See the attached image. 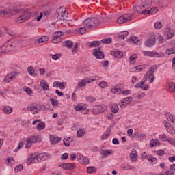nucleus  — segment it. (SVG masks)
Returning a JSON list of instances; mask_svg holds the SVG:
<instances>
[{
    "label": "nucleus",
    "mask_w": 175,
    "mask_h": 175,
    "mask_svg": "<svg viewBox=\"0 0 175 175\" xmlns=\"http://www.w3.org/2000/svg\"><path fill=\"white\" fill-rule=\"evenodd\" d=\"M106 18H103L100 16H98V18H88L83 21V25L87 28V29L96 28L99 27V24H100V23H105V20H106Z\"/></svg>",
    "instance_id": "f257e3e1"
},
{
    "label": "nucleus",
    "mask_w": 175,
    "mask_h": 175,
    "mask_svg": "<svg viewBox=\"0 0 175 175\" xmlns=\"http://www.w3.org/2000/svg\"><path fill=\"white\" fill-rule=\"evenodd\" d=\"M152 4V1L151 0H143L141 2V4L138 5H134V12L135 13H139V14L150 15V10H147V9H150V8H151Z\"/></svg>",
    "instance_id": "f03ea898"
},
{
    "label": "nucleus",
    "mask_w": 175,
    "mask_h": 175,
    "mask_svg": "<svg viewBox=\"0 0 175 175\" xmlns=\"http://www.w3.org/2000/svg\"><path fill=\"white\" fill-rule=\"evenodd\" d=\"M165 118L168 122L165 120L163 121L164 126L166 127L167 131L169 133L175 135V130L173 127L175 126V116L170 113H165Z\"/></svg>",
    "instance_id": "7ed1b4c3"
},
{
    "label": "nucleus",
    "mask_w": 175,
    "mask_h": 175,
    "mask_svg": "<svg viewBox=\"0 0 175 175\" xmlns=\"http://www.w3.org/2000/svg\"><path fill=\"white\" fill-rule=\"evenodd\" d=\"M16 47L17 44H16V42H13L10 40H8L1 47V50L2 53H10V51L16 50Z\"/></svg>",
    "instance_id": "20e7f679"
},
{
    "label": "nucleus",
    "mask_w": 175,
    "mask_h": 175,
    "mask_svg": "<svg viewBox=\"0 0 175 175\" xmlns=\"http://www.w3.org/2000/svg\"><path fill=\"white\" fill-rule=\"evenodd\" d=\"M17 13H21V10L18 8H14L10 10H0V16H5V17H10V16H14Z\"/></svg>",
    "instance_id": "39448f33"
},
{
    "label": "nucleus",
    "mask_w": 175,
    "mask_h": 175,
    "mask_svg": "<svg viewBox=\"0 0 175 175\" xmlns=\"http://www.w3.org/2000/svg\"><path fill=\"white\" fill-rule=\"evenodd\" d=\"M31 18V13L28 10H25L21 13V15L16 18L17 23H21L26 21V20H29Z\"/></svg>",
    "instance_id": "423d86ee"
},
{
    "label": "nucleus",
    "mask_w": 175,
    "mask_h": 175,
    "mask_svg": "<svg viewBox=\"0 0 175 175\" xmlns=\"http://www.w3.org/2000/svg\"><path fill=\"white\" fill-rule=\"evenodd\" d=\"M51 155L49 153H35L34 155L32 156L33 159H36V161H46L50 158Z\"/></svg>",
    "instance_id": "0eeeda50"
},
{
    "label": "nucleus",
    "mask_w": 175,
    "mask_h": 175,
    "mask_svg": "<svg viewBox=\"0 0 175 175\" xmlns=\"http://www.w3.org/2000/svg\"><path fill=\"white\" fill-rule=\"evenodd\" d=\"M132 18V14H124L121 16L117 18L118 24H125V23H128Z\"/></svg>",
    "instance_id": "6e6552de"
},
{
    "label": "nucleus",
    "mask_w": 175,
    "mask_h": 175,
    "mask_svg": "<svg viewBox=\"0 0 175 175\" xmlns=\"http://www.w3.org/2000/svg\"><path fill=\"white\" fill-rule=\"evenodd\" d=\"M92 54L96 57V59H103L105 58V53L100 50V47L94 49L92 51Z\"/></svg>",
    "instance_id": "1a4fd4ad"
},
{
    "label": "nucleus",
    "mask_w": 175,
    "mask_h": 175,
    "mask_svg": "<svg viewBox=\"0 0 175 175\" xmlns=\"http://www.w3.org/2000/svg\"><path fill=\"white\" fill-rule=\"evenodd\" d=\"M175 33L173 29L170 27H166L164 31V36L166 39H173Z\"/></svg>",
    "instance_id": "9d476101"
},
{
    "label": "nucleus",
    "mask_w": 175,
    "mask_h": 175,
    "mask_svg": "<svg viewBox=\"0 0 175 175\" xmlns=\"http://www.w3.org/2000/svg\"><path fill=\"white\" fill-rule=\"evenodd\" d=\"M130 103H132V98L126 97L119 102V105L122 109H125L126 105H130Z\"/></svg>",
    "instance_id": "9b49d317"
},
{
    "label": "nucleus",
    "mask_w": 175,
    "mask_h": 175,
    "mask_svg": "<svg viewBox=\"0 0 175 175\" xmlns=\"http://www.w3.org/2000/svg\"><path fill=\"white\" fill-rule=\"evenodd\" d=\"M59 166L64 170H73V169L76 167V164L72 163H66L60 164Z\"/></svg>",
    "instance_id": "f8f14e48"
},
{
    "label": "nucleus",
    "mask_w": 175,
    "mask_h": 175,
    "mask_svg": "<svg viewBox=\"0 0 175 175\" xmlns=\"http://www.w3.org/2000/svg\"><path fill=\"white\" fill-rule=\"evenodd\" d=\"M77 160L79 163H82V165H88V163H90V159L85 157L83 154L77 155Z\"/></svg>",
    "instance_id": "ddd939ff"
},
{
    "label": "nucleus",
    "mask_w": 175,
    "mask_h": 175,
    "mask_svg": "<svg viewBox=\"0 0 175 175\" xmlns=\"http://www.w3.org/2000/svg\"><path fill=\"white\" fill-rule=\"evenodd\" d=\"M90 83H91V79L90 78H85L78 82L77 88H83V87H85L87 84H90Z\"/></svg>",
    "instance_id": "4468645a"
},
{
    "label": "nucleus",
    "mask_w": 175,
    "mask_h": 175,
    "mask_svg": "<svg viewBox=\"0 0 175 175\" xmlns=\"http://www.w3.org/2000/svg\"><path fill=\"white\" fill-rule=\"evenodd\" d=\"M106 110H107V106L98 105L94 109V113H96V114H100V113H104Z\"/></svg>",
    "instance_id": "2eb2a0df"
},
{
    "label": "nucleus",
    "mask_w": 175,
    "mask_h": 175,
    "mask_svg": "<svg viewBox=\"0 0 175 175\" xmlns=\"http://www.w3.org/2000/svg\"><path fill=\"white\" fill-rule=\"evenodd\" d=\"M124 87L123 84L117 85L116 88L111 90V92L113 94H122V90H121Z\"/></svg>",
    "instance_id": "dca6fc26"
},
{
    "label": "nucleus",
    "mask_w": 175,
    "mask_h": 175,
    "mask_svg": "<svg viewBox=\"0 0 175 175\" xmlns=\"http://www.w3.org/2000/svg\"><path fill=\"white\" fill-rule=\"evenodd\" d=\"M130 159L132 162H136V161H137V151H136V150L133 149L131 150Z\"/></svg>",
    "instance_id": "f3484780"
},
{
    "label": "nucleus",
    "mask_w": 175,
    "mask_h": 175,
    "mask_svg": "<svg viewBox=\"0 0 175 175\" xmlns=\"http://www.w3.org/2000/svg\"><path fill=\"white\" fill-rule=\"evenodd\" d=\"M65 13H66V8L59 7L57 10V14L58 16H60V17H66V16H65Z\"/></svg>",
    "instance_id": "a211bd4d"
},
{
    "label": "nucleus",
    "mask_w": 175,
    "mask_h": 175,
    "mask_svg": "<svg viewBox=\"0 0 175 175\" xmlns=\"http://www.w3.org/2000/svg\"><path fill=\"white\" fill-rule=\"evenodd\" d=\"M49 40V36H42L41 38L36 40L35 44H39L40 43H44Z\"/></svg>",
    "instance_id": "6ab92c4d"
},
{
    "label": "nucleus",
    "mask_w": 175,
    "mask_h": 175,
    "mask_svg": "<svg viewBox=\"0 0 175 175\" xmlns=\"http://www.w3.org/2000/svg\"><path fill=\"white\" fill-rule=\"evenodd\" d=\"M155 44V38H149L145 42V46L146 47H152Z\"/></svg>",
    "instance_id": "aec40b11"
},
{
    "label": "nucleus",
    "mask_w": 175,
    "mask_h": 175,
    "mask_svg": "<svg viewBox=\"0 0 175 175\" xmlns=\"http://www.w3.org/2000/svg\"><path fill=\"white\" fill-rule=\"evenodd\" d=\"M50 142L51 144H57V143H59L61 142V137L50 135Z\"/></svg>",
    "instance_id": "412c9836"
},
{
    "label": "nucleus",
    "mask_w": 175,
    "mask_h": 175,
    "mask_svg": "<svg viewBox=\"0 0 175 175\" xmlns=\"http://www.w3.org/2000/svg\"><path fill=\"white\" fill-rule=\"evenodd\" d=\"M157 69H158V66L157 65L151 66L148 70V71L146 72V73H148L149 76H152V75L155 73V71L157 70Z\"/></svg>",
    "instance_id": "4be33fe9"
},
{
    "label": "nucleus",
    "mask_w": 175,
    "mask_h": 175,
    "mask_svg": "<svg viewBox=\"0 0 175 175\" xmlns=\"http://www.w3.org/2000/svg\"><path fill=\"white\" fill-rule=\"evenodd\" d=\"M110 133H111V129L107 128L104 134L101 136L100 140H106L110 136Z\"/></svg>",
    "instance_id": "5701e85b"
},
{
    "label": "nucleus",
    "mask_w": 175,
    "mask_h": 175,
    "mask_svg": "<svg viewBox=\"0 0 175 175\" xmlns=\"http://www.w3.org/2000/svg\"><path fill=\"white\" fill-rule=\"evenodd\" d=\"M88 47H96L100 46V41H92L86 43Z\"/></svg>",
    "instance_id": "b1692460"
},
{
    "label": "nucleus",
    "mask_w": 175,
    "mask_h": 175,
    "mask_svg": "<svg viewBox=\"0 0 175 175\" xmlns=\"http://www.w3.org/2000/svg\"><path fill=\"white\" fill-rule=\"evenodd\" d=\"M27 110H30L31 113H32V114H38V106H36V105L28 106Z\"/></svg>",
    "instance_id": "393cba45"
},
{
    "label": "nucleus",
    "mask_w": 175,
    "mask_h": 175,
    "mask_svg": "<svg viewBox=\"0 0 175 175\" xmlns=\"http://www.w3.org/2000/svg\"><path fill=\"white\" fill-rule=\"evenodd\" d=\"M27 72L29 75L33 76L34 77H36L38 76V74L35 72V68L32 66H30L27 68Z\"/></svg>",
    "instance_id": "a878e982"
},
{
    "label": "nucleus",
    "mask_w": 175,
    "mask_h": 175,
    "mask_svg": "<svg viewBox=\"0 0 175 175\" xmlns=\"http://www.w3.org/2000/svg\"><path fill=\"white\" fill-rule=\"evenodd\" d=\"M119 111L120 108H118V105H117L116 103H113L111 105V111H112V113H114V114H116Z\"/></svg>",
    "instance_id": "bb28decb"
},
{
    "label": "nucleus",
    "mask_w": 175,
    "mask_h": 175,
    "mask_svg": "<svg viewBox=\"0 0 175 175\" xmlns=\"http://www.w3.org/2000/svg\"><path fill=\"white\" fill-rule=\"evenodd\" d=\"M85 32H87V29H85V27H81V28H78L76 30H75L74 33L75 34H80V35H83L84 33H85Z\"/></svg>",
    "instance_id": "cd10ccee"
},
{
    "label": "nucleus",
    "mask_w": 175,
    "mask_h": 175,
    "mask_svg": "<svg viewBox=\"0 0 175 175\" xmlns=\"http://www.w3.org/2000/svg\"><path fill=\"white\" fill-rule=\"evenodd\" d=\"M64 144L66 147H69L70 146V143L73 142V138L72 137H68V138H64L63 139Z\"/></svg>",
    "instance_id": "c85d7f7f"
},
{
    "label": "nucleus",
    "mask_w": 175,
    "mask_h": 175,
    "mask_svg": "<svg viewBox=\"0 0 175 175\" xmlns=\"http://www.w3.org/2000/svg\"><path fill=\"white\" fill-rule=\"evenodd\" d=\"M111 55L115 58H121V51H111Z\"/></svg>",
    "instance_id": "c756f323"
},
{
    "label": "nucleus",
    "mask_w": 175,
    "mask_h": 175,
    "mask_svg": "<svg viewBox=\"0 0 175 175\" xmlns=\"http://www.w3.org/2000/svg\"><path fill=\"white\" fill-rule=\"evenodd\" d=\"M165 54L163 52H154L153 58H163Z\"/></svg>",
    "instance_id": "7c9ffc66"
},
{
    "label": "nucleus",
    "mask_w": 175,
    "mask_h": 175,
    "mask_svg": "<svg viewBox=\"0 0 175 175\" xmlns=\"http://www.w3.org/2000/svg\"><path fill=\"white\" fill-rule=\"evenodd\" d=\"M13 80H14V78L12 77L10 74L5 75L3 79L4 83H10V81H13Z\"/></svg>",
    "instance_id": "2f4dec72"
},
{
    "label": "nucleus",
    "mask_w": 175,
    "mask_h": 175,
    "mask_svg": "<svg viewBox=\"0 0 175 175\" xmlns=\"http://www.w3.org/2000/svg\"><path fill=\"white\" fill-rule=\"evenodd\" d=\"M62 38L59 36H57V34H53V38L52 39V43H59L61 42Z\"/></svg>",
    "instance_id": "473e14b6"
},
{
    "label": "nucleus",
    "mask_w": 175,
    "mask_h": 175,
    "mask_svg": "<svg viewBox=\"0 0 175 175\" xmlns=\"http://www.w3.org/2000/svg\"><path fill=\"white\" fill-rule=\"evenodd\" d=\"M85 135V129H79L77 132V137H83Z\"/></svg>",
    "instance_id": "72a5a7b5"
},
{
    "label": "nucleus",
    "mask_w": 175,
    "mask_h": 175,
    "mask_svg": "<svg viewBox=\"0 0 175 175\" xmlns=\"http://www.w3.org/2000/svg\"><path fill=\"white\" fill-rule=\"evenodd\" d=\"M62 45L68 47V49H72V47H73V43L72 42V41L69 40L63 42Z\"/></svg>",
    "instance_id": "f704fd0d"
},
{
    "label": "nucleus",
    "mask_w": 175,
    "mask_h": 175,
    "mask_svg": "<svg viewBox=\"0 0 175 175\" xmlns=\"http://www.w3.org/2000/svg\"><path fill=\"white\" fill-rule=\"evenodd\" d=\"M100 154V155H103V158H106L107 155H111L112 152L109 150H101Z\"/></svg>",
    "instance_id": "c9c22d12"
},
{
    "label": "nucleus",
    "mask_w": 175,
    "mask_h": 175,
    "mask_svg": "<svg viewBox=\"0 0 175 175\" xmlns=\"http://www.w3.org/2000/svg\"><path fill=\"white\" fill-rule=\"evenodd\" d=\"M40 85L42 87L43 90H49V88H50V86H49V84L44 80L41 81Z\"/></svg>",
    "instance_id": "e433bc0d"
},
{
    "label": "nucleus",
    "mask_w": 175,
    "mask_h": 175,
    "mask_svg": "<svg viewBox=\"0 0 175 175\" xmlns=\"http://www.w3.org/2000/svg\"><path fill=\"white\" fill-rule=\"evenodd\" d=\"M100 42V43H103V44H110V43L112 42V39L111 37H109L105 39H103Z\"/></svg>",
    "instance_id": "4c0bfd02"
},
{
    "label": "nucleus",
    "mask_w": 175,
    "mask_h": 175,
    "mask_svg": "<svg viewBox=\"0 0 175 175\" xmlns=\"http://www.w3.org/2000/svg\"><path fill=\"white\" fill-rule=\"evenodd\" d=\"M148 161L151 162V163H157L158 162V159L151 154H148Z\"/></svg>",
    "instance_id": "58836bf2"
},
{
    "label": "nucleus",
    "mask_w": 175,
    "mask_h": 175,
    "mask_svg": "<svg viewBox=\"0 0 175 175\" xmlns=\"http://www.w3.org/2000/svg\"><path fill=\"white\" fill-rule=\"evenodd\" d=\"M122 169L124 170H132L135 169V166L131 165H122Z\"/></svg>",
    "instance_id": "ea45409f"
},
{
    "label": "nucleus",
    "mask_w": 175,
    "mask_h": 175,
    "mask_svg": "<svg viewBox=\"0 0 175 175\" xmlns=\"http://www.w3.org/2000/svg\"><path fill=\"white\" fill-rule=\"evenodd\" d=\"M3 111H4V113L5 114H10L12 113V111H13V109L11 108V107H4L3 108Z\"/></svg>",
    "instance_id": "a19ab883"
},
{
    "label": "nucleus",
    "mask_w": 175,
    "mask_h": 175,
    "mask_svg": "<svg viewBox=\"0 0 175 175\" xmlns=\"http://www.w3.org/2000/svg\"><path fill=\"white\" fill-rule=\"evenodd\" d=\"M45 126H46V124L44 122H40L37 124L36 128H37L38 131H42V129H43Z\"/></svg>",
    "instance_id": "79ce46f5"
},
{
    "label": "nucleus",
    "mask_w": 175,
    "mask_h": 175,
    "mask_svg": "<svg viewBox=\"0 0 175 175\" xmlns=\"http://www.w3.org/2000/svg\"><path fill=\"white\" fill-rule=\"evenodd\" d=\"M128 35H129V32L125 31L120 33V35L119 36V38L120 39H122V40H124L125 38H128Z\"/></svg>",
    "instance_id": "37998d69"
},
{
    "label": "nucleus",
    "mask_w": 175,
    "mask_h": 175,
    "mask_svg": "<svg viewBox=\"0 0 175 175\" xmlns=\"http://www.w3.org/2000/svg\"><path fill=\"white\" fill-rule=\"evenodd\" d=\"M28 139L31 143H36V142H39V136H31Z\"/></svg>",
    "instance_id": "c03bdc74"
},
{
    "label": "nucleus",
    "mask_w": 175,
    "mask_h": 175,
    "mask_svg": "<svg viewBox=\"0 0 175 175\" xmlns=\"http://www.w3.org/2000/svg\"><path fill=\"white\" fill-rule=\"evenodd\" d=\"M154 51H144L143 54L146 57H154Z\"/></svg>",
    "instance_id": "a18cd8bd"
},
{
    "label": "nucleus",
    "mask_w": 175,
    "mask_h": 175,
    "mask_svg": "<svg viewBox=\"0 0 175 175\" xmlns=\"http://www.w3.org/2000/svg\"><path fill=\"white\" fill-rule=\"evenodd\" d=\"M168 88H169V91H170L171 92H174L175 91V83L173 82H171L168 84Z\"/></svg>",
    "instance_id": "49530a36"
},
{
    "label": "nucleus",
    "mask_w": 175,
    "mask_h": 175,
    "mask_svg": "<svg viewBox=\"0 0 175 175\" xmlns=\"http://www.w3.org/2000/svg\"><path fill=\"white\" fill-rule=\"evenodd\" d=\"M35 155V154H32L30 155V157L28 158V159L27 160V165H31V163H32V162H34L35 161H36V159H33L32 158V156Z\"/></svg>",
    "instance_id": "de8ad7c7"
},
{
    "label": "nucleus",
    "mask_w": 175,
    "mask_h": 175,
    "mask_svg": "<svg viewBox=\"0 0 175 175\" xmlns=\"http://www.w3.org/2000/svg\"><path fill=\"white\" fill-rule=\"evenodd\" d=\"M127 42H133L136 44L139 42V38L137 37H130L127 39Z\"/></svg>",
    "instance_id": "09e8293b"
},
{
    "label": "nucleus",
    "mask_w": 175,
    "mask_h": 175,
    "mask_svg": "<svg viewBox=\"0 0 175 175\" xmlns=\"http://www.w3.org/2000/svg\"><path fill=\"white\" fill-rule=\"evenodd\" d=\"M149 15L150 14H157L158 13V8L157 7H153L149 10Z\"/></svg>",
    "instance_id": "8fccbe9b"
},
{
    "label": "nucleus",
    "mask_w": 175,
    "mask_h": 175,
    "mask_svg": "<svg viewBox=\"0 0 175 175\" xmlns=\"http://www.w3.org/2000/svg\"><path fill=\"white\" fill-rule=\"evenodd\" d=\"M62 55L61 53H55V55H52V59H53V61H57L61 58Z\"/></svg>",
    "instance_id": "3c124183"
},
{
    "label": "nucleus",
    "mask_w": 175,
    "mask_h": 175,
    "mask_svg": "<svg viewBox=\"0 0 175 175\" xmlns=\"http://www.w3.org/2000/svg\"><path fill=\"white\" fill-rule=\"evenodd\" d=\"M6 163L7 165H13L14 163V159H13V157H10L7 158Z\"/></svg>",
    "instance_id": "603ef678"
},
{
    "label": "nucleus",
    "mask_w": 175,
    "mask_h": 175,
    "mask_svg": "<svg viewBox=\"0 0 175 175\" xmlns=\"http://www.w3.org/2000/svg\"><path fill=\"white\" fill-rule=\"evenodd\" d=\"M165 53L170 55V54H175V49L174 48H168L166 49Z\"/></svg>",
    "instance_id": "864d4df0"
},
{
    "label": "nucleus",
    "mask_w": 175,
    "mask_h": 175,
    "mask_svg": "<svg viewBox=\"0 0 175 175\" xmlns=\"http://www.w3.org/2000/svg\"><path fill=\"white\" fill-rule=\"evenodd\" d=\"M49 100L53 106H58V104L59 103V102L55 98H50Z\"/></svg>",
    "instance_id": "5fc2aeb1"
},
{
    "label": "nucleus",
    "mask_w": 175,
    "mask_h": 175,
    "mask_svg": "<svg viewBox=\"0 0 175 175\" xmlns=\"http://www.w3.org/2000/svg\"><path fill=\"white\" fill-rule=\"evenodd\" d=\"M87 172L90 174H91V173H95V172H96V168H95L94 167H88L87 169Z\"/></svg>",
    "instance_id": "6e6d98bb"
},
{
    "label": "nucleus",
    "mask_w": 175,
    "mask_h": 175,
    "mask_svg": "<svg viewBox=\"0 0 175 175\" xmlns=\"http://www.w3.org/2000/svg\"><path fill=\"white\" fill-rule=\"evenodd\" d=\"M146 66H144V65H139L135 66V70L136 72H142V70H143V69H145Z\"/></svg>",
    "instance_id": "4d7b16f0"
},
{
    "label": "nucleus",
    "mask_w": 175,
    "mask_h": 175,
    "mask_svg": "<svg viewBox=\"0 0 175 175\" xmlns=\"http://www.w3.org/2000/svg\"><path fill=\"white\" fill-rule=\"evenodd\" d=\"M154 27L155 28V29H161V28H162V23L161 22L155 23L154 25Z\"/></svg>",
    "instance_id": "13d9d810"
},
{
    "label": "nucleus",
    "mask_w": 175,
    "mask_h": 175,
    "mask_svg": "<svg viewBox=\"0 0 175 175\" xmlns=\"http://www.w3.org/2000/svg\"><path fill=\"white\" fill-rule=\"evenodd\" d=\"M86 100L87 102H89V103H92V102H95V100H96V98L94 96H88L86 97Z\"/></svg>",
    "instance_id": "bf43d9fd"
},
{
    "label": "nucleus",
    "mask_w": 175,
    "mask_h": 175,
    "mask_svg": "<svg viewBox=\"0 0 175 175\" xmlns=\"http://www.w3.org/2000/svg\"><path fill=\"white\" fill-rule=\"evenodd\" d=\"M23 169H24V167L23 166V165H20V164H19V165H18L15 167L14 172H15L16 173H17V172H18L23 170Z\"/></svg>",
    "instance_id": "052dcab7"
},
{
    "label": "nucleus",
    "mask_w": 175,
    "mask_h": 175,
    "mask_svg": "<svg viewBox=\"0 0 175 175\" xmlns=\"http://www.w3.org/2000/svg\"><path fill=\"white\" fill-rule=\"evenodd\" d=\"M159 137L160 140H163V142H167V140H169V138H167L165 134L160 135Z\"/></svg>",
    "instance_id": "680f3d73"
},
{
    "label": "nucleus",
    "mask_w": 175,
    "mask_h": 175,
    "mask_svg": "<svg viewBox=\"0 0 175 175\" xmlns=\"http://www.w3.org/2000/svg\"><path fill=\"white\" fill-rule=\"evenodd\" d=\"M23 146H24V143L23 142H19L17 148L14 150V152H17V151H18V150H20L21 148H23Z\"/></svg>",
    "instance_id": "e2e57ef3"
},
{
    "label": "nucleus",
    "mask_w": 175,
    "mask_h": 175,
    "mask_svg": "<svg viewBox=\"0 0 175 175\" xmlns=\"http://www.w3.org/2000/svg\"><path fill=\"white\" fill-rule=\"evenodd\" d=\"M59 88H60V90H65V88H66V83L59 82Z\"/></svg>",
    "instance_id": "0e129e2a"
},
{
    "label": "nucleus",
    "mask_w": 175,
    "mask_h": 175,
    "mask_svg": "<svg viewBox=\"0 0 175 175\" xmlns=\"http://www.w3.org/2000/svg\"><path fill=\"white\" fill-rule=\"evenodd\" d=\"M100 88H106L107 87V83L106 81H102L98 83Z\"/></svg>",
    "instance_id": "69168bd1"
},
{
    "label": "nucleus",
    "mask_w": 175,
    "mask_h": 175,
    "mask_svg": "<svg viewBox=\"0 0 175 175\" xmlns=\"http://www.w3.org/2000/svg\"><path fill=\"white\" fill-rule=\"evenodd\" d=\"M165 140H167V143L171 144V146H175V139H174L168 138V139H165Z\"/></svg>",
    "instance_id": "338daca9"
},
{
    "label": "nucleus",
    "mask_w": 175,
    "mask_h": 175,
    "mask_svg": "<svg viewBox=\"0 0 175 175\" xmlns=\"http://www.w3.org/2000/svg\"><path fill=\"white\" fill-rule=\"evenodd\" d=\"M75 110L77 111H83V110H85V108H83L82 105H77L75 107Z\"/></svg>",
    "instance_id": "774afa93"
}]
</instances>
